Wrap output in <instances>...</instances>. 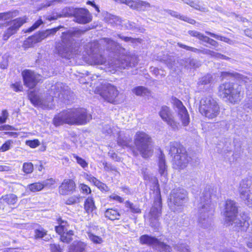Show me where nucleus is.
Masks as SVG:
<instances>
[{
    "mask_svg": "<svg viewBox=\"0 0 252 252\" xmlns=\"http://www.w3.org/2000/svg\"><path fill=\"white\" fill-rule=\"evenodd\" d=\"M168 13L171 14L172 16L176 17L177 18H180L182 19L183 21H187L188 22L193 24L195 23V21L193 19H189L187 17L185 16H182L177 14V12L172 11L171 10L168 11Z\"/></svg>",
    "mask_w": 252,
    "mask_h": 252,
    "instance_id": "obj_44",
    "label": "nucleus"
},
{
    "mask_svg": "<svg viewBox=\"0 0 252 252\" xmlns=\"http://www.w3.org/2000/svg\"><path fill=\"white\" fill-rule=\"evenodd\" d=\"M174 104L178 109V116L183 126H187L189 123V117L186 107L182 102L177 99L174 100Z\"/></svg>",
    "mask_w": 252,
    "mask_h": 252,
    "instance_id": "obj_15",
    "label": "nucleus"
},
{
    "mask_svg": "<svg viewBox=\"0 0 252 252\" xmlns=\"http://www.w3.org/2000/svg\"><path fill=\"white\" fill-rule=\"evenodd\" d=\"M33 165L32 162H25L23 165V171L26 174H30L33 172Z\"/></svg>",
    "mask_w": 252,
    "mask_h": 252,
    "instance_id": "obj_45",
    "label": "nucleus"
},
{
    "mask_svg": "<svg viewBox=\"0 0 252 252\" xmlns=\"http://www.w3.org/2000/svg\"><path fill=\"white\" fill-rule=\"evenodd\" d=\"M189 33L192 36L197 37L200 40H202L205 42H207L212 46L217 47L218 45V43L217 41L214 39H211L209 37L204 35L203 34L195 31H190L189 32Z\"/></svg>",
    "mask_w": 252,
    "mask_h": 252,
    "instance_id": "obj_23",
    "label": "nucleus"
},
{
    "mask_svg": "<svg viewBox=\"0 0 252 252\" xmlns=\"http://www.w3.org/2000/svg\"><path fill=\"white\" fill-rule=\"evenodd\" d=\"M159 172L162 178H164L163 182L167 181V171L166 166L165 164V158L163 157L160 158L158 162Z\"/></svg>",
    "mask_w": 252,
    "mask_h": 252,
    "instance_id": "obj_30",
    "label": "nucleus"
},
{
    "mask_svg": "<svg viewBox=\"0 0 252 252\" xmlns=\"http://www.w3.org/2000/svg\"><path fill=\"white\" fill-rule=\"evenodd\" d=\"M86 247V243L82 242H74L70 246L68 252H83Z\"/></svg>",
    "mask_w": 252,
    "mask_h": 252,
    "instance_id": "obj_29",
    "label": "nucleus"
},
{
    "mask_svg": "<svg viewBox=\"0 0 252 252\" xmlns=\"http://www.w3.org/2000/svg\"><path fill=\"white\" fill-rule=\"evenodd\" d=\"M126 207L130 209L131 212L133 213H140L141 210L137 205L133 204L129 201H126Z\"/></svg>",
    "mask_w": 252,
    "mask_h": 252,
    "instance_id": "obj_43",
    "label": "nucleus"
},
{
    "mask_svg": "<svg viewBox=\"0 0 252 252\" xmlns=\"http://www.w3.org/2000/svg\"><path fill=\"white\" fill-rule=\"evenodd\" d=\"M11 88L15 91H21L23 89L22 85L20 83H16L11 85Z\"/></svg>",
    "mask_w": 252,
    "mask_h": 252,
    "instance_id": "obj_61",
    "label": "nucleus"
},
{
    "mask_svg": "<svg viewBox=\"0 0 252 252\" xmlns=\"http://www.w3.org/2000/svg\"><path fill=\"white\" fill-rule=\"evenodd\" d=\"M131 59V58L129 57H125V58L123 59V61H122L121 63H119V61H118V63L115 64L114 65V67L115 68H119L120 69L122 68H125L127 66H131V63L129 61V59ZM113 66V65H112Z\"/></svg>",
    "mask_w": 252,
    "mask_h": 252,
    "instance_id": "obj_35",
    "label": "nucleus"
},
{
    "mask_svg": "<svg viewBox=\"0 0 252 252\" xmlns=\"http://www.w3.org/2000/svg\"><path fill=\"white\" fill-rule=\"evenodd\" d=\"M151 7L149 3L140 0H137L136 7L135 10L139 11H145L148 8Z\"/></svg>",
    "mask_w": 252,
    "mask_h": 252,
    "instance_id": "obj_40",
    "label": "nucleus"
},
{
    "mask_svg": "<svg viewBox=\"0 0 252 252\" xmlns=\"http://www.w3.org/2000/svg\"><path fill=\"white\" fill-rule=\"evenodd\" d=\"M72 156L73 158L76 160L77 163L79 164L82 167L84 168L88 167V164L85 159L77 156L75 154H73Z\"/></svg>",
    "mask_w": 252,
    "mask_h": 252,
    "instance_id": "obj_47",
    "label": "nucleus"
},
{
    "mask_svg": "<svg viewBox=\"0 0 252 252\" xmlns=\"http://www.w3.org/2000/svg\"><path fill=\"white\" fill-rule=\"evenodd\" d=\"M109 198L110 200H114L119 203H122L124 201V199L122 197L116 194L110 195Z\"/></svg>",
    "mask_w": 252,
    "mask_h": 252,
    "instance_id": "obj_57",
    "label": "nucleus"
},
{
    "mask_svg": "<svg viewBox=\"0 0 252 252\" xmlns=\"http://www.w3.org/2000/svg\"><path fill=\"white\" fill-rule=\"evenodd\" d=\"M220 95L226 97L231 103L240 101L243 97L244 91L240 85L225 83L219 87Z\"/></svg>",
    "mask_w": 252,
    "mask_h": 252,
    "instance_id": "obj_3",
    "label": "nucleus"
},
{
    "mask_svg": "<svg viewBox=\"0 0 252 252\" xmlns=\"http://www.w3.org/2000/svg\"><path fill=\"white\" fill-rule=\"evenodd\" d=\"M96 209L94 202L92 197H89L84 202V210L88 215L93 216V212Z\"/></svg>",
    "mask_w": 252,
    "mask_h": 252,
    "instance_id": "obj_26",
    "label": "nucleus"
},
{
    "mask_svg": "<svg viewBox=\"0 0 252 252\" xmlns=\"http://www.w3.org/2000/svg\"><path fill=\"white\" fill-rule=\"evenodd\" d=\"M46 235V232L43 229L35 230V237L36 238H42Z\"/></svg>",
    "mask_w": 252,
    "mask_h": 252,
    "instance_id": "obj_54",
    "label": "nucleus"
},
{
    "mask_svg": "<svg viewBox=\"0 0 252 252\" xmlns=\"http://www.w3.org/2000/svg\"><path fill=\"white\" fill-rule=\"evenodd\" d=\"M79 196L74 195L69 197L66 201V204L72 205L79 202Z\"/></svg>",
    "mask_w": 252,
    "mask_h": 252,
    "instance_id": "obj_49",
    "label": "nucleus"
},
{
    "mask_svg": "<svg viewBox=\"0 0 252 252\" xmlns=\"http://www.w3.org/2000/svg\"><path fill=\"white\" fill-rule=\"evenodd\" d=\"M13 143V141L11 140H8L7 141H6L0 147V152H4L9 150L11 148Z\"/></svg>",
    "mask_w": 252,
    "mask_h": 252,
    "instance_id": "obj_48",
    "label": "nucleus"
},
{
    "mask_svg": "<svg viewBox=\"0 0 252 252\" xmlns=\"http://www.w3.org/2000/svg\"><path fill=\"white\" fill-rule=\"evenodd\" d=\"M59 30V28L46 30V31L40 32L38 34H35L37 37L38 42H41L43 39L46 38L48 36L54 34Z\"/></svg>",
    "mask_w": 252,
    "mask_h": 252,
    "instance_id": "obj_32",
    "label": "nucleus"
},
{
    "mask_svg": "<svg viewBox=\"0 0 252 252\" xmlns=\"http://www.w3.org/2000/svg\"><path fill=\"white\" fill-rule=\"evenodd\" d=\"M134 141L137 150L143 158H146L152 155L151 138L148 134L143 131L137 132L134 137Z\"/></svg>",
    "mask_w": 252,
    "mask_h": 252,
    "instance_id": "obj_6",
    "label": "nucleus"
},
{
    "mask_svg": "<svg viewBox=\"0 0 252 252\" xmlns=\"http://www.w3.org/2000/svg\"><path fill=\"white\" fill-rule=\"evenodd\" d=\"M24 85L29 88H34L41 80L40 75L31 70H25L22 72Z\"/></svg>",
    "mask_w": 252,
    "mask_h": 252,
    "instance_id": "obj_14",
    "label": "nucleus"
},
{
    "mask_svg": "<svg viewBox=\"0 0 252 252\" xmlns=\"http://www.w3.org/2000/svg\"><path fill=\"white\" fill-rule=\"evenodd\" d=\"M177 45L179 47H181V48H184V49H186L187 50H189V51H191L193 52H195V53H198L200 52V50L197 48H194V47H190V46H187L185 44H183L182 43H177Z\"/></svg>",
    "mask_w": 252,
    "mask_h": 252,
    "instance_id": "obj_52",
    "label": "nucleus"
},
{
    "mask_svg": "<svg viewBox=\"0 0 252 252\" xmlns=\"http://www.w3.org/2000/svg\"><path fill=\"white\" fill-rule=\"evenodd\" d=\"M80 189L82 190L83 193H85L86 194H89L91 192V189L88 186L85 184H81L80 186Z\"/></svg>",
    "mask_w": 252,
    "mask_h": 252,
    "instance_id": "obj_60",
    "label": "nucleus"
},
{
    "mask_svg": "<svg viewBox=\"0 0 252 252\" xmlns=\"http://www.w3.org/2000/svg\"><path fill=\"white\" fill-rule=\"evenodd\" d=\"M103 132L104 133L110 134L112 132V130L109 125H106L103 129Z\"/></svg>",
    "mask_w": 252,
    "mask_h": 252,
    "instance_id": "obj_63",
    "label": "nucleus"
},
{
    "mask_svg": "<svg viewBox=\"0 0 252 252\" xmlns=\"http://www.w3.org/2000/svg\"><path fill=\"white\" fill-rule=\"evenodd\" d=\"M161 203L160 199L155 201L154 206L151 209L149 216L151 224L153 226L158 224V218L161 215Z\"/></svg>",
    "mask_w": 252,
    "mask_h": 252,
    "instance_id": "obj_18",
    "label": "nucleus"
},
{
    "mask_svg": "<svg viewBox=\"0 0 252 252\" xmlns=\"http://www.w3.org/2000/svg\"><path fill=\"white\" fill-rule=\"evenodd\" d=\"M94 51H87L86 54L83 53L82 56L84 60L91 64H102L105 63L106 60L100 55L93 54Z\"/></svg>",
    "mask_w": 252,
    "mask_h": 252,
    "instance_id": "obj_19",
    "label": "nucleus"
},
{
    "mask_svg": "<svg viewBox=\"0 0 252 252\" xmlns=\"http://www.w3.org/2000/svg\"><path fill=\"white\" fill-rule=\"evenodd\" d=\"M206 33L209 35H210L211 36L214 37V38H215L217 39H219L220 41H224V42L227 43L229 44H234V42L233 41H232L231 40H230L225 37H223V36H220V35H219L217 34H215L213 33H212V32H206Z\"/></svg>",
    "mask_w": 252,
    "mask_h": 252,
    "instance_id": "obj_42",
    "label": "nucleus"
},
{
    "mask_svg": "<svg viewBox=\"0 0 252 252\" xmlns=\"http://www.w3.org/2000/svg\"><path fill=\"white\" fill-rule=\"evenodd\" d=\"M169 154L173 157V166L175 168L182 169L189 162L188 157L184 148L177 142L170 143Z\"/></svg>",
    "mask_w": 252,
    "mask_h": 252,
    "instance_id": "obj_5",
    "label": "nucleus"
},
{
    "mask_svg": "<svg viewBox=\"0 0 252 252\" xmlns=\"http://www.w3.org/2000/svg\"><path fill=\"white\" fill-rule=\"evenodd\" d=\"M99 93L105 100L114 103L119 94V91L116 86L110 84H105L102 86V89Z\"/></svg>",
    "mask_w": 252,
    "mask_h": 252,
    "instance_id": "obj_11",
    "label": "nucleus"
},
{
    "mask_svg": "<svg viewBox=\"0 0 252 252\" xmlns=\"http://www.w3.org/2000/svg\"><path fill=\"white\" fill-rule=\"evenodd\" d=\"M8 117V113L6 110L2 111L1 116H0V124L4 123Z\"/></svg>",
    "mask_w": 252,
    "mask_h": 252,
    "instance_id": "obj_56",
    "label": "nucleus"
},
{
    "mask_svg": "<svg viewBox=\"0 0 252 252\" xmlns=\"http://www.w3.org/2000/svg\"><path fill=\"white\" fill-rule=\"evenodd\" d=\"M199 112L208 119L216 118L220 114V106L216 100L211 96L203 97L200 102Z\"/></svg>",
    "mask_w": 252,
    "mask_h": 252,
    "instance_id": "obj_4",
    "label": "nucleus"
},
{
    "mask_svg": "<svg viewBox=\"0 0 252 252\" xmlns=\"http://www.w3.org/2000/svg\"><path fill=\"white\" fill-rule=\"evenodd\" d=\"M159 115L161 119L166 122L173 129H176L178 128L179 124L175 122L173 119L172 115L168 107H162L161 110L159 112Z\"/></svg>",
    "mask_w": 252,
    "mask_h": 252,
    "instance_id": "obj_17",
    "label": "nucleus"
},
{
    "mask_svg": "<svg viewBox=\"0 0 252 252\" xmlns=\"http://www.w3.org/2000/svg\"><path fill=\"white\" fill-rule=\"evenodd\" d=\"M75 125H85L92 119V116L88 114L85 109H74Z\"/></svg>",
    "mask_w": 252,
    "mask_h": 252,
    "instance_id": "obj_16",
    "label": "nucleus"
},
{
    "mask_svg": "<svg viewBox=\"0 0 252 252\" xmlns=\"http://www.w3.org/2000/svg\"><path fill=\"white\" fill-rule=\"evenodd\" d=\"M59 224L58 226H56L55 229L58 234H62L70 230L69 229V225L67 221L63 220L61 218H59L57 220Z\"/></svg>",
    "mask_w": 252,
    "mask_h": 252,
    "instance_id": "obj_28",
    "label": "nucleus"
},
{
    "mask_svg": "<svg viewBox=\"0 0 252 252\" xmlns=\"http://www.w3.org/2000/svg\"><path fill=\"white\" fill-rule=\"evenodd\" d=\"M233 75L236 78H237L239 80L241 81L242 82H244L245 83L247 82V80H248V78L247 77H245L242 75L239 74H233L231 73L230 72H223L221 73V76L224 77L226 76L227 75Z\"/></svg>",
    "mask_w": 252,
    "mask_h": 252,
    "instance_id": "obj_41",
    "label": "nucleus"
},
{
    "mask_svg": "<svg viewBox=\"0 0 252 252\" xmlns=\"http://www.w3.org/2000/svg\"><path fill=\"white\" fill-rule=\"evenodd\" d=\"M186 196L187 192L184 189H173L171 191L169 198V205L171 208L174 211H176V209L174 208L173 205L177 206H181L184 203Z\"/></svg>",
    "mask_w": 252,
    "mask_h": 252,
    "instance_id": "obj_12",
    "label": "nucleus"
},
{
    "mask_svg": "<svg viewBox=\"0 0 252 252\" xmlns=\"http://www.w3.org/2000/svg\"><path fill=\"white\" fill-rule=\"evenodd\" d=\"M51 249L52 252H62L61 250L58 245L55 244L52 245Z\"/></svg>",
    "mask_w": 252,
    "mask_h": 252,
    "instance_id": "obj_62",
    "label": "nucleus"
},
{
    "mask_svg": "<svg viewBox=\"0 0 252 252\" xmlns=\"http://www.w3.org/2000/svg\"><path fill=\"white\" fill-rule=\"evenodd\" d=\"M78 8L73 7H65L63 9L62 13L56 15L50 16L47 17L49 21L57 19L61 17H66L73 16L75 17V13L77 12Z\"/></svg>",
    "mask_w": 252,
    "mask_h": 252,
    "instance_id": "obj_22",
    "label": "nucleus"
},
{
    "mask_svg": "<svg viewBox=\"0 0 252 252\" xmlns=\"http://www.w3.org/2000/svg\"><path fill=\"white\" fill-rule=\"evenodd\" d=\"M28 188L32 192H36L41 190L44 188V185L42 183L37 182L30 184Z\"/></svg>",
    "mask_w": 252,
    "mask_h": 252,
    "instance_id": "obj_39",
    "label": "nucleus"
},
{
    "mask_svg": "<svg viewBox=\"0 0 252 252\" xmlns=\"http://www.w3.org/2000/svg\"><path fill=\"white\" fill-rule=\"evenodd\" d=\"M26 22V19L25 18H19L4 24L0 23V27L7 26H9L8 28L5 31L3 34V40H7L10 36L15 33L19 28Z\"/></svg>",
    "mask_w": 252,
    "mask_h": 252,
    "instance_id": "obj_10",
    "label": "nucleus"
},
{
    "mask_svg": "<svg viewBox=\"0 0 252 252\" xmlns=\"http://www.w3.org/2000/svg\"><path fill=\"white\" fill-rule=\"evenodd\" d=\"M44 188L45 187H51L56 183V181L54 179L51 178L44 181L43 183Z\"/></svg>",
    "mask_w": 252,
    "mask_h": 252,
    "instance_id": "obj_58",
    "label": "nucleus"
},
{
    "mask_svg": "<svg viewBox=\"0 0 252 252\" xmlns=\"http://www.w3.org/2000/svg\"><path fill=\"white\" fill-rule=\"evenodd\" d=\"M62 84L58 83L52 86L51 90L43 94L39 93L36 91H31L28 95L31 102L34 105L40 106L43 108L51 109L54 106L53 97H61Z\"/></svg>",
    "mask_w": 252,
    "mask_h": 252,
    "instance_id": "obj_1",
    "label": "nucleus"
},
{
    "mask_svg": "<svg viewBox=\"0 0 252 252\" xmlns=\"http://www.w3.org/2000/svg\"><path fill=\"white\" fill-rule=\"evenodd\" d=\"M205 53L206 54H208L211 55V56L214 57L216 58L224 59V60H228L229 59L228 57H227L223 55H222L219 53H216L213 51L206 50L205 51Z\"/></svg>",
    "mask_w": 252,
    "mask_h": 252,
    "instance_id": "obj_46",
    "label": "nucleus"
},
{
    "mask_svg": "<svg viewBox=\"0 0 252 252\" xmlns=\"http://www.w3.org/2000/svg\"><path fill=\"white\" fill-rule=\"evenodd\" d=\"M69 36V35L68 34L63 33L62 36L63 44L56 47L59 54L62 57L67 59L72 58V55L73 54H78L77 53H76L77 51L75 50L73 51L72 47L70 48V47L67 46L68 45L66 44V42L67 39Z\"/></svg>",
    "mask_w": 252,
    "mask_h": 252,
    "instance_id": "obj_13",
    "label": "nucleus"
},
{
    "mask_svg": "<svg viewBox=\"0 0 252 252\" xmlns=\"http://www.w3.org/2000/svg\"><path fill=\"white\" fill-rule=\"evenodd\" d=\"M74 17L75 21L80 24L88 23L92 20L89 11L84 8H78Z\"/></svg>",
    "mask_w": 252,
    "mask_h": 252,
    "instance_id": "obj_21",
    "label": "nucleus"
},
{
    "mask_svg": "<svg viewBox=\"0 0 252 252\" xmlns=\"http://www.w3.org/2000/svg\"><path fill=\"white\" fill-rule=\"evenodd\" d=\"M137 0H126V5H128L130 8L135 10L136 7Z\"/></svg>",
    "mask_w": 252,
    "mask_h": 252,
    "instance_id": "obj_59",
    "label": "nucleus"
},
{
    "mask_svg": "<svg viewBox=\"0 0 252 252\" xmlns=\"http://www.w3.org/2000/svg\"><path fill=\"white\" fill-rule=\"evenodd\" d=\"M247 246L249 248L252 249V232L250 235L249 241L247 243Z\"/></svg>",
    "mask_w": 252,
    "mask_h": 252,
    "instance_id": "obj_64",
    "label": "nucleus"
},
{
    "mask_svg": "<svg viewBox=\"0 0 252 252\" xmlns=\"http://www.w3.org/2000/svg\"><path fill=\"white\" fill-rule=\"evenodd\" d=\"M190 6L201 11H206V8L199 5V1L196 0H184Z\"/></svg>",
    "mask_w": 252,
    "mask_h": 252,
    "instance_id": "obj_36",
    "label": "nucleus"
},
{
    "mask_svg": "<svg viewBox=\"0 0 252 252\" xmlns=\"http://www.w3.org/2000/svg\"><path fill=\"white\" fill-rule=\"evenodd\" d=\"M84 178L88 181L93 183L94 185H95L101 190L105 191H108L109 190V188L105 184L101 183L92 175L85 174L84 175Z\"/></svg>",
    "mask_w": 252,
    "mask_h": 252,
    "instance_id": "obj_24",
    "label": "nucleus"
},
{
    "mask_svg": "<svg viewBox=\"0 0 252 252\" xmlns=\"http://www.w3.org/2000/svg\"><path fill=\"white\" fill-rule=\"evenodd\" d=\"M11 18V14L10 12L0 13V21H5Z\"/></svg>",
    "mask_w": 252,
    "mask_h": 252,
    "instance_id": "obj_55",
    "label": "nucleus"
},
{
    "mask_svg": "<svg viewBox=\"0 0 252 252\" xmlns=\"http://www.w3.org/2000/svg\"><path fill=\"white\" fill-rule=\"evenodd\" d=\"M132 92L137 95L148 96L150 92L146 88L142 86H139L134 88Z\"/></svg>",
    "mask_w": 252,
    "mask_h": 252,
    "instance_id": "obj_34",
    "label": "nucleus"
},
{
    "mask_svg": "<svg viewBox=\"0 0 252 252\" xmlns=\"http://www.w3.org/2000/svg\"><path fill=\"white\" fill-rule=\"evenodd\" d=\"M240 197L248 204H252V181L248 179L242 180L239 188Z\"/></svg>",
    "mask_w": 252,
    "mask_h": 252,
    "instance_id": "obj_8",
    "label": "nucleus"
},
{
    "mask_svg": "<svg viewBox=\"0 0 252 252\" xmlns=\"http://www.w3.org/2000/svg\"><path fill=\"white\" fill-rule=\"evenodd\" d=\"M61 236V240L63 242L69 243L72 240V236L74 235V232L72 230H68L65 233L63 232L62 234H59Z\"/></svg>",
    "mask_w": 252,
    "mask_h": 252,
    "instance_id": "obj_37",
    "label": "nucleus"
},
{
    "mask_svg": "<svg viewBox=\"0 0 252 252\" xmlns=\"http://www.w3.org/2000/svg\"><path fill=\"white\" fill-rule=\"evenodd\" d=\"M87 238L95 244H101L103 242V238L97 235L92 230L87 232Z\"/></svg>",
    "mask_w": 252,
    "mask_h": 252,
    "instance_id": "obj_27",
    "label": "nucleus"
},
{
    "mask_svg": "<svg viewBox=\"0 0 252 252\" xmlns=\"http://www.w3.org/2000/svg\"><path fill=\"white\" fill-rule=\"evenodd\" d=\"M237 209L235 202L231 200H227L225 203V211L224 215L226 218V221L232 222L234 224L236 230L245 231L248 227L249 224L247 220L242 218L241 216L236 215Z\"/></svg>",
    "mask_w": 252,
    "mask_h": 252,
    "instance_id": "obj_2",
    "label": "nucleus"
},
{
    "mask_svg": "<svg viewBox=\"0 0 252 252\" xmlns=\"http://www.w3.org/2000/svg\"><path fill=\"white\" fill-rule=\"evenodd\" d=\"M37 37L35 35L28 38L24 42V47L25 48H30L33 46L35 44L38 43Z\"/></svg>",
    "mask_w": 252,
    "mask_h": 252,
    "instance_id": "obj_38",
    "label": "nucleus"
},
{
    "mask_svg": "<svg viewBox=\"0 0 252 252\" xmlns=\"http://www.w3.org/2000/svg\"><path fill=\"white\" fill-rule=\"evenodd\" d=\"M17 197L15 194L10 193L2 196L0 198V203L3 205H14L17 202Z\"/></svg>",
    "mask_w": 252,
    "mask_h": 252,
    "instance_id": "obj_25",
    "label": "nucleus"
},
{
    "mask_svg": "<svg viewBox=\"0 0 252 252\" xmlns=\"http://www.w3.org/2000/svg\"><path fill=\"white\" fill-rule=\"evenodd\" d=\"M26 144L32 148H34L40 145V142L38 140L35 139L33 140L27 141Z\"/></svg>",
    "mask_w": 252,
    "mask_h": 252,
    "instance_id": "obj_53",
    "label": "nucleus"
},
{
    "mask_svg": "<svg viewBox=\"0 0 252 252\" xmlns=\"http://www.w3.org/2000/svg\"><path fill=\"white\" fill-rule=\"evenodd\" d=\"M139 241L141 244L152 246L160 251L165 252H171V248L169 245L160 242L153 236L143 235L140 237Z\"/></svg>",
    "mask_w": 252,
    "mask_h": 252,
    "instance_id": "obj_7",
    "label": "nucleus"
},
{
    "mask_svg": "<svg viewBox=\"0 0 252 252\" xmlns=\"http://www.w3.org/2000/svg\"><path fill=\"white\" fill-rule=\"evenodd\" d=\"M76 184L71 179H64L59 187V193L62 195H68L75 190Z\"/></svg>",
    "mask_w": 252,
    "mask_h": 252,
    "instance_id": "obj_20",
    "label": "nucleus"
},
{
    "mask_svg": "<svg viewBox=\"0 0 252 252\" xmlns=\"http://www.w3.org/2000/svg\"><path fill=\"white\" fill-rule=\"evenodd\" d=\"M104 19L106 22L111 24L120 25L121 23V21L118 17L109 13L106 14Z\"/></svg>",
    "mask_w": 252,
    "mask_h": 252,
    "instance_id": "obj_33",
    "label": "nucleus"
},
{
    "mask_svg": "<svg viewBox=\"0 0 252 252\" xmlns=\"http://www.w3.org/2000/svg\"><path fill=\"white\" fill-rule=\"evenodd\" d=\"M43 23V22L41 19L37 20L31 27L27 30L25 32H31L37 28H38L40 25Z\"/></svg>",
    "mask_w": 252,
    "mask_h": 252,
    "instance_id": "obj_50",
    "label": "nucleus"
},
{
    "mask_svg": "<svg viewBox=\"0 0 252 252\" xmlns=\"http://www.w3.org/2000/svg\"><path fill=\"white\" fill-rule=\"evenodd\" d=\"M74 109L64 110L55 116L53 124L55 126H59L63 124L75 125Z\"/></svg>",
    "mask_w": 252,
    "mask_h": 252,
    "instance_id": "obj_9",
    "label": "nucleus"
},
{
    "mask_svg": "<svg viewBox=\"0 0 252 252\" xmlns=\"http://www.w3.org/2000/svg\"><path fill=\"white\" fill-rule=\"evenodd\" d=\"M212 79V77L210 75H207L206 76H205L201 78L198 84L200 85H206L207 84H209L210 83Z\"/></svg>",
    "mask_w": 252,
    "mask_h": 252,
    "instance_id": "obj_51",
    "label": "nucleus"
},
{
    "mask_svg": "<svg viewBox=\"0 0 252 252\" xmlns=\"http://www.w3.org/2000/svg\"><path fill=\"white\" fill-rule=\"evenodd\" d=\"M105 217L110 220H119L120 214L116 209H108L104 213Z\"/></svg>",
    "mask_w": 252,
    "mask_h": 252,
    "instance_id": "obj_31",
    "label": "nucleus"
}]
</instances>
